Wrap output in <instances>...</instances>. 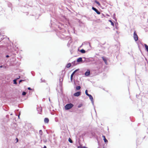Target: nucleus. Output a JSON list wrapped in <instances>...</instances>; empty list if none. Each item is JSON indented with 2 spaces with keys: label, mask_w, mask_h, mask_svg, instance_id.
<instances>
[{
  "label": "nucleus",
  "mask_w": 148,
  "mask_h": 148,
  "mask_svg": "<svg viewBox=\"0 0 148 148\" xmlns=\"http://www.w3.org/2000/svg\"><path fill=\"white\" fill-rule=\"evenodd\" d=\"M90 74V71L89 70L87 71L85 73V75L87 76L89 75Z\"/></svg>",
  "instance_id": "obj_7"
},
{
  "label": "nucleus",
  "mask_w": 148,
  "mask_h": 148,
  "mask_svg": "<svg viewBox=\"0 0 148 148\" xmlns=\"http://www.w3.org/2000/svg\"><path fill=\"white\" fill-rule=\"evenodd\" d=\"M23 80H20L19 81V83L21 82H22V81H23Z\"/></svg>",
  "instance_id": "obj_25"
},
{
  "label": "nucleus",
  "mask_w": 148,
  "mask_h": 148,
  "mask_svg": "<svg viewBox=\"0 0 148 148\" xmlns=\"http://www.w3.org/2000/svg\"><path fill=\"white\" fill-rule=\"evenodd\" d=\"M16 143H17V142H18V138H16Z\"/></svg>",
  "instance_id": "obj_23"
},
{
  "label": "nucleus",
  "mask_w": 148,
  "mask_h": 148,
  "mask_svg": "<svg viewBox=\"0 0 148 148\" xmlns=\"http://www.w3.org/2000/svg\"><path fill=\"white\" fill-rule=\"evenodd\" d=\"M6 57H9V56H8V55H7Z\"/></svg>",
  "instance_id": "obj_26"
},
{
  "label": "nucleus",
  "mask_w": 148,
  "mask_h": 148,
  "mask_svg": "<svg viewBox=\"0 0 148 148\" xmlns=\"http://www.w3.org/2000/svg\"><path fill=\"white\" fill-rule=\"evenodd\" d=\"M14 81V83L15 84H17V83L16 82V79H14L13 81Z\"/></svg>",
  "instance_id": "obj_19"
},
{
  "label": "nucleus",
  "mask_w": 148,
  "mask_h": 148,
  "mask_svg": "<svg viewBox=\"0 0 148 148\" xmlns=\"http://www.w3.org/2000/svg\"><path fill=\"white\" fill-rule=\"evenodd\" d=\"M85 93L86 94V95H87V96H88L90 94H89L88 93V91L87 90H85Z\"/></svg>",
  "instance_id": "obj_18"
},
{
  "label": "nucleus",
  "mask_w": 148,
  "mask_h": 148,
  "mask_svg": "<svg viewBox=\"0 0 148 148\" xmlns=\"http://www.w3.org/2000/svg\"><path fill=\"white\" fill-rule=\"evenodd\" d=\"M88 96L89 97L91 101H93V99L92 95H89Z\"/></svg>",
  "instance_id": "obj_10"
},
{
  "label": "nucleus",
  "mask_w": 148,
  "mask_h": 148,
  "mask_svg": "<svg viewBox=\"0 0 148 148\" xmlns=\"http://www.w3.org/2000/svg\"><path fill=\"white\" fill-rule=\"evenodd\" d=\"M28 89L29 90H31L32 89H31V88H30V87H28Z\"/></svg>",
  "instance_id": "obj_24"
},
{
  "label": "nucleus",
  "mask_w": 148,
  "mask_h": 148,
  "mask_svg": "<svg viewBox=\"0 0 148 148\" xmlns=\"http://www.w3.org/2000/svg\"><path fill=\"white\" fill-rule=\"evenodd\" d=\"M49 119L47 118H46L44 119V122L45 123H48L49 122Z\"/></svg>",
  "instance_id": "obj_8"
},
{
  "label": "nucleus",
  "mask_w": 148,
  "mask_h": 148,
  "mask_svg": "<svg viewBox=\"0 0 148 148\" xmlns=\"http://www.w3.org/2000/svg\"><path fill=\"white\" fill-rule=\"evenodd\" d=\"M82 58H78L77 60V61L78 62H82Z\"/></svg>",
  "instance_id": "obj_12"
},
{
  "label": "nucleus",
  "mask_w": 148,
  "mask_h": 148,
  "mask_svg": "<svg viewBox=\"0 0 148 148\" xmlns=\"http://www.w3.org/2000/svg\"><path fill=\"white\" fill-rule=\"evenodd\" d=\"M102 58L105 64H107V60L106 59L103 57H102Z\"/></svg>",
  "instance_id": "obj_6"
},
{
  "label": "nucleus",
  "mask_w": 148,
  "mask_h": 148,
  "mask_svg": "<svg viewBox=\"0 0 148 148\" xmlns=\"http://www.w3.org/2000/svg\"><path fill=\"white\" fill-rule=\"evenodd\" d=\"M26 93L25 92H22V95H26Z\"/></svg>",
  "instance_id": "obj_20"
},
{
  "label": "nucleus",
  "mask_w": 148,
  "mask_h": 148,
  "mask_svg": "<svg viewBox=\"0 0 148 148\" xmlns=\"http://www.w3.org/2000/svg\"><path fill=\"white\" fill-rule=\"evenodd\" d=\"M73 106V104L72 103H70L66 104L65 106V109L66 110H69L72 108Z\"/></svg>",
  "instance_id": "obj_1"
},
{
  "label": "nucleus",
  "mask_w": 148,
  "mask_h": 148,
  "mask_svg": "<svg viewBox=\"0 0 148 148\" xmlns=\"http://www.w3.org/2000/svg\"><path fill=\"white\" fill-rule=\"evenodd\" d=\"M71 63H69L66 66V67L67 68H68L70 67L71 66Z\"/></svg>",
  "instance_id": "obj_11"
},
{
  "label": "nucleus",
  "mask_w": 148,
  "mask_h": 148,
  "mask_svg": "<svg viewBox=\"0 0 148 148\" xmlns=\"http://www.w3.org/2000/svg\"><path fill=\"white\" fill-rule=\"evenodd\" d=\"M134 38L135 41H137L138 40V37L136 31H135L134 34Z\"/></svg>",
  "instance_id": "obj_2"
},
{
  "label": "nucleus",
  "mask_w": 148,
  "mask_h": 148,
  "mask_svg": "<svg viewBox=\"0 0 148 148\" xmlns=\"http://www.w3.org/2000/svg\"><path fill=\"white\" fill-rule=\"evenodd\" d=\"M82 104H79V105L78 106V108H79L81 107H82Z\"/></svg>",
  "instance_id": "obj_21"
},
{
  "label": "nucleus",
  "mask_w": 148,
  "mask_h": 148,
  "mask_svg": "<svg viewBox=\"0 0 148 148\" xmlns=\"http://www.w3.org/2000/svg\"><path fill=\"white\" fill-rule=\"evenodd\" d=\"M81 94V92H77L74 94L73 95L75 96L78 97Z\"/></svg>",
  "instance_id": "obj_3"
},
{
  "label": "nucleus",
  "mask_w": 148,
  "mask_h": 148,
  "mask_svg": "<svg viewBox=\"0 0 148 148\" xmlns=\"http://www.w3.org/2000/svg\"><path fill=\"white\" fill-rule=\"evenodd\" d=\"M81 88V87L80 86H77L76 87V89L77 90H79Z\"/></svg>",
  "instance_id": "obj_14"
},
{
  "label": "nucleus",
  "mask_w": 148,
  "mask_h": 148,
  "mask_svg": "<svg viewBox=\"0 0 148 148\" xmlns=\"http://www.w3.org/2000/svg\"><path fill=\"white\" fill-rule=\"evenodd\" d=\"M38 109L40 110L41 112H42V107H39Z\"/></svg>",
  "instance_id": "obj_22"
},
{
  "label": "nucleus",
  "mask_w": 148,
  "mask_h": 148,
  "mask_svg": "<svg viewBox=\"0 0 148 148\" xmlns=\"http://www.w3.org/2000/svg\"><path fill=\"white\" fill-rule=\"evenodd\" d=\"M78 71L77 69L76 70H75L71 74V81H72L73 80V75H74V74L76 73V71Z\"/></svg>",
  "instance_id": "obj_5"
},
{
  "label": "nucleus",
  "mask_w": 148,
  "mask_h": 148,
  "mask_svg": "<svg viewBox=\"0 0 148 148\" xmlns=\"http://www.w3.org/2000/svg\"><path fill=\"white\" fill-rule=\"evenodd\" d=\"M71 143H73L72 140L70 138H69L68 140Z\"/></svg>",
  "instance_id": "obj_17"
},
{
  "label": "nucleus",
  "mask_w": 148,
  "mask_h": 148,
  "mask_svg": "<svg viewBox=\"0 0 148 148\" xmlns=\"http://www.w3.org/2000/svg\"><path fill=\"white\" fill-rule=\"evenodd\" d=\"M102 137L103 138V140H104L105 143H107L108 142V140L106 139L105 136L103 135Z\"/></svg>",
  "instance_id": "obj_9"
},
{
  "label": "nucleus",
  "mask_w": 148,
  "mask_h": 148,
  "mask_svg": "<svg viewBox=\"0 0 148 148\" xmlns=\"http://www.w3.org/2000/svg\"><path fill=\"white\" fill-rule=\"evenodd\" d=\"M2 66H0V67L1 68H2Z\"/></svg>",
  "instance_id": "obj_27"
},
{
  "label": "nucleus",
  "mask_w": 148,
  "mask_h": 148,
  "mask_svg": "<svg viewBox=\"0 0 148 148\" xmlns=\"http://www.w3.org/2000/svg\"><path fill=\"white\" fill-rule=\"evenodd\" d=\"M109 21L111 23V25L113 26H114V23H113V22H112L111 20H110Z\"/></svg>",
  "instance_id": "obj_15"
},
{
  "label": "nucleus",
  "mask_w": 148,
  "mask_h": 148,
  "mask_svg": "<svg viewBox=\"0 0 148 148\" xmlns=\"http://www.w3.org/2000/svg\"><path fill=\"white\" fill-rule=\"evenodd\" d=\"M92 9L93 10H94L98 14H100V12L99 11H98L97 10V9L95 8L94 7H92Z\"/></svg>",
  "instance_id": "obj_4"
},
{
  "label": "nucleus",
  "mask_w": 148,
  "mask_h": 148,
  "mask_svg": "<svg viewBox=\"0 0 148 148\" xmlns=\"http://www.w3.org/2000/svg\"><path fill=\"white\" fill-rule=\"evenodd\" d=\"M80 52L82 53H84L85 52V51L84 49H81L80 50Z\"/></svg>",
  "instance_id": "obj_16"
},
{
  "label": "nucleus",
  "mask_w": 148,
  "mask_h": 148,
  "mask_svg": "<svg viewBox=\"0 0 148 148\" xmlns=\"http://www.w3.org/2000/svg\"><path fill=\"white\" fill-rule=\"evenodd\" d=\"M95 3H96L97 4H98V5L99 6H100V3L98 2V1H97L96 0H95Z\"/></svg>",
  "instance_id": "obj_13"
}]
</instances>
